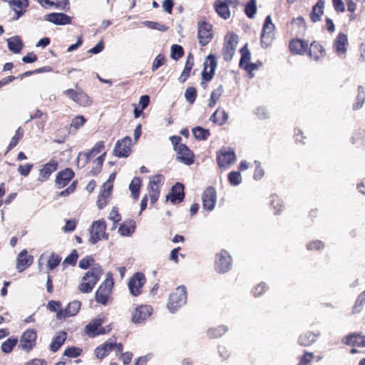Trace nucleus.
I'll use <instances>...</instances> for the list:
<instances>
[{
  "mask_svg": "<svg viewBox=\"0 0 365 365\" xmlns=\"http://www.w3.org/2000/svg\"><path fill=\"white\" fill-rule=\"evenodd\" d=\"M17 343V337H10L1 344V350L4 354H9L12 351Z\"/></svg>",
  "mask_w": 365,
  "mask_h": 365,
  "instance_id": "nucleus-37",
  "label": "nucleus"
},
{
  "mask_svg": "<svg viewBox=\"0 0 365 365\" xmlns=\"http://www.w3.org/2000/svg\"><path fill=\"white\" fill-rule=\"evenodd\" d=\"M64 93L68 96L69 98L81 106H88L91 103L90 98L82 91L68 89L64 91Z\"/></svg>",
  "mask_w": 365,
  "mask_h": 365,
  "instance_id": "nucleus-16",
  "label": "nucleus"
},
{
  "mask_svg": "<svg viewBox=\"0 0 365 365\" xmlns=\"http://www.w3.org/2000/svg\"><path fill=\"white\" fill-rule=\"evenodd\" d=\"M78 254L76 250H73L66 259L63 260V264L74 265L77 261Z\"/></svg>",
  "mask_w": 365,
  "mask_h": 365,
  "instance_id": "nucleus-58",
  "label": "nucleus"
},
{
  "mask_svg": "<svg viewBox=\"0 0 365 365\" xmlns=\"http://www.w3.org/2000/svg\"><path fill=\"white\" fill-rule=\"evenodd\" d=\"M145 282V277L142 273H135L128 282L130 293L134 297L140 295Z\"/></svg>",
  "mask_w": 365,
  "mask_h": 365,
  "instance_id": "nucleus-10",
  "label": "nucleus"
},
{
  "mask_svg": "<svg viewBox=\"0 0 365 365\" xmlns=\"http://www.w3.org/2000/svg\"><path fill=\"white\" fill-rule=\"evenodd\" d=\"M103 322L101 318L94 319L86 327V333L91 336L105 334L106 331L105 328L102 327Z\"/></svg>",
  "mask_w": 365,
  "mask_h": 365,
  "instance_id": "nucleus-20",
  "label": "nucleus"
},
{
  "mask_svg": "<svg viewBox=\"0 0 365 365\" xmlns=\"http://www.w3.org/2000/svg\"><path fill=\"white\" fill-rule=\"evenodd\" d=\"M104 142L98 141L96 143L94 147L90 150L88 153H91L92 157H94L96 155L100 153L104 148Z\"/></svg>",
  "mask_w": 365,
  "mask_h": 365,
  "instance_id": "nucleus-59",
  "label": "nucleus"
},
{
  "mask_svg": "<svg viewBox=\"0 0 365 365\" xmlns=\"http://www.w3.org/2000/svg\"><path fill=\"white\" fill-rule=\"evenodd\" d=\"M9 49L14 53L21 52L24 47L21 39L18 36H12L7 39Z\"/></svg>",
  "mask_w": 365,
  "mask_h": 365,
  "instance_id": "nucleus-30",
  "label": "nucleus"
},
{
  "mask_svg": "<svg viewBox=\"0 0 365 365\" xmlns=\"http://www.w3.org/2000/svg\"><path fill=\"white\" fill-rule=\"evenodd\" d=\"M236 159V155L230 148H222L217 153L218 165L225 169L234 164Z\"/></svg>",
  "mask_w": 365,
  "mask_h": 365,
  "instance_id": "nucleus-6",
  "label": "nucleus"
},
{
  "mask_svg": "<svg viewBox=\"0 0 365 365\" xmlns=\"http://www.w3.org/2000/svg\"><path fill=\"white\" fill-rule=\"evenodd\" d=\"M275 26L272 23L270 16H267L264 20L261 34V43L264 48L269 47L274 38Z\"/></svg>",
  "mask_w": 365,
  "mask_h": 365,
  "instance_id": "nucleus-5",
  "label": "nucleus"
},
{
  "mask_svg": "<svg viewBox=\"0 0 365 365\" xmlns=\"http://www.w3.org/2000/svg\"><path fill=\"white\" fill-rule=\"evenodd\" d=\"M92 158L91 153H79L77 159L78 166L84 167Z\"/></svg>",
  "mask_w": 365,
  "mask_h": 365,
  "instance_id": "nucleus-49",
  "label": "nucleus"
},
{
  "mask_svg": "<svg viewBox=\"0 0 365 365\" xmlns=\"http://www.w3.org/2000/svg\"><path fill=\"white\" fill-rule=\"evenodd\" d=\"M228 180L232 185H238L242 182V175L240 172L232 171L228 175Z\"/></svg>",
  "mask_w": 365,
  "mask_h": 365,
  "instance_id": "nucleus-46",
  "label": "nucleus"
},
{
  "mask_svg": "<svg viewBox=\"0 0 365 365\" xmlns=\"http://www.w3.org/2000/svg\"><path fill=\"white\" fill-rule=\"evenodd\" d=\"M93 262L94 259L91 257L87 256L80 260L78 265L81 269H86L91 266Z\"/></svg>",
  "mask_w": 365,
  "mask_h": 365,
  "instance_id": "nucleus-57",
  "label": "nucleus"
},
{
  "mask_svg": "<svg viewBox=\"0 0 365 365\" xmlns=\"http://www.w3.org/2000/svg\"><path fill=\"white\" fill-rule=\"evenodd\" d=\"M73 177V171L70 168H66L58 173L56 178V185L58 188H63L68 184Z\"/></svg>",
  "mask_w": 365,
  "mask_h": 365,
  "instance_id": "nucleus-23",
  "label": "nucleus"
},
{
  "mask_svg": "<svg viewBox=\"0 0 365 365\" xmlns=\"http://www.w3.org/2000/svg\"><path fill=\"white\" fill-rule=\"evenodd\" d=\"M140 186L141 180L139 178H134L130 183L129 190L134 199H137L139 197Z\"/></svg>",
  "mask_w": 365,
  "mask_h": 365,
  "instance_id": "nucleus-39",
  "label": "nucleus"
},
{
  "mask_svg": "<svg viewBox=\"0 0 365 365\" xmlns=\"http://www.w3.org/2000/svg\"><path fill=\"white\" fill-rule=\"evenodd\" d=\"M66 336V333L64 331L58 332L53 339L50 344L51 350L53 352L58 351L62 344L65 342Z\"/></svg>",
  "mask_w": 365,
  "mask_h": 365,
  "instance_id": "nucleus-33",
  "label": "nucleus"
},
{
  "mask_svg": "<svg viewBox=\"0 0 365 365\" xmlns=\"http://www.w3.org/2000/svg\"><path fill=\"white\" fill-rule=\"evenodd\" d=\"M317 336L318 334L307 332L299 336V344L302 346H309L316 340Z\"/></svg>",
  "mask_w": 365,
  "mask_h": 365,
  "instance_id": "nucleus-38",
  "label": "nucleus"
},
{
  "mask_svg": "<svg viewBox=\"0 0 365 365\" xmlns=\"http://www.w3.org/2000/svg\"><path fill=\"white\" fill-rule=\"evenodd\" d=\"M344 341L346 344L348 345H357L365 346V336H361L357 334H353L347 336Z\"/></svg>",
  "mask_w": 365,
  "mask_h": 365,
  "instance_id": "nucleus-35",
  "label": "nucleus"
},
{
  "mask_svg": "<svg viewBox=\"0 0 365 365\" xmlns=\"http://www.w3.org/2000/svg\"><path fill=\"white\" fill-rule=\"evenodd\" d=\"M257 6H256V0H250L247 4L245 5V11L246 15L252 19L255 16L256 14Z\"/></svg>",
  "mask_w": 365,
  "mask_h": 365,
  "instance_id": "nucleus-44",
  "label": "nucleus"
},
{
  "mask_svg": "<svg viewBox=\"0 0 365 365\" xmlns=\"http://www.w3.org/2000/svg\"><path fill=\"white\" fill-rule=\"evenodd\" d=\"M184 195V187L178 182L173 187L172 192L167 195V200L173 204H178L182 201Z\"/></svg>",
  "mask_w": 365,
  "mask_h": 365,
  "instance_id": "nucleus-24",
  "label": "nucleus"
},
{
  "mask_svg": "<svg viewBox=\"0 0 365 365\" xmlns=\"http://www.w3.org/2000/svg\"><path fill=\"white\" fill-rule=\"evenodd\" d=\"M44 19L55 25H66L71 22V19L63 13H51L44 16Z\"/></svg>",
  "mask_w": 365,
  "mask_h": 365,
  "instance_id": "nucleus-21",
  "label": "nucleus"
},
{
  "mask_svg": "<svg viewBox=\"0 0 365 365\" xmlns=\"http://www.w3.org/2000/svg\"><path fill=\"white\" fill-rule=\"evenodd\" d=\"M241 59L240 61V66L243 68L244 66H247L250 60V53L247 49L246 46H244L241 50Z\"/></svg>",
  "mask_w": 365,
  "mask_h": 365,
  "instance_id": "nucleus-47",
  "label": "nucleus"
},
{
  "mask_svg": "<svg viewBox=\"0 0 365 365\" xmlns=\"http://www.w3.org/2000/svg\"><path fill=\"white\" fill-rule=\"evenodd\" d=\"M183 54L182 48L177 44H174L171 47L170 57L175 60L179 59Z\"/></svg>",
  "mask_w": 365,
  "mask_h": 365,
  "instance_id": "nucleus-52",
  "label": "nucleus"
},
{
  "mask_svg": "<svg viewBox=\"0 0 365 365\" xmlns=\"http://www.w3.org/2000/svg\"><path fill=\"white\" fill-rule=\"evenodd\" d=\"M216 67L217 61L215 56L212 55L207 56L202 71V79L206 81H210L214 76Z\"/></svg>",
  "mask_w": 365,
  "mask_h": 365,
  "instance_id": "nucleus-17",
  "label": "nucleus"
},
{
  "mask_svg": "<svg viewBox=\"0 0 365 365\" xmlns=\"http://www.w3.org/2000/svg\"><path fill=\"white\" fill-rule=\"evenodd\" d=\"M113 282L111 279H106L100 285L96 292V300L101 304L106 305L110 299Z\"/></svg>",
  "mask_w": 365,
  "mask_h": 365,
  "instance_id": "nucleus-8",
  "label": "nucleus"
},
{
  "mask_svg": "<svg viewBox=\"0 0 365 365\" xmlns=\"http://www.w3.org/2000/svg\"><path fill=\"white\" fill-rule=\"evenodd\" d=\"M324 1L319 0L313 7L310 17L313 22H317L320 20L324 13Z\"/></svg>",
  "mask_w": 365,
  "mask_h": 365,
  "instance_id": "nucleus-34",
  "label": "nucleus"
},
{
  "mask_svg": "<svg viewBox=\"0 0 365 365\" xmlns=\"http://www.w3.org/2000/svg\"><path fill=\"white\" fill-rule=\"evenodd\" d=\"M33 256L29 255L26 250H23L16 258V269L19 272H23L26 267L33 262Z\"/></svg>",
  "mask_w": 365,
  "mask_h": 365,
  "instance_id": "nucleus-22",
  "label": "nucleus"
},
{
  "mask_svg": "<svg viewBox=\"0 0 365 365\" xmlns=\"http://www.w3.org/2000/svg\"><path fill=\"white\" fill-rule=\"evenodd\" d=\"M33 168V164L27 163L26 165H20L18 167V172L23 176H27L30 173Z\"/></svg>",
  "mask_w": 365,
  "mask_h": 365,
  "instance_id": "nucleus-56",
  "label": "nucleus"
},
{
  "mask_svg": "<svg viewBox=\"0 0 365 365\" xmlns=\"http://www.w3.org/2000/svg\"><path fill=\"white\" fill-rule=\"evenodd\" d=\"M308 48V43L300 39H294L289 43V49L292 53L304 54Z\"/></svg>",
  "mask_w": 365,
  "mask_h": 365,
  "instance_id": "nucleus-27",
  "label": "nucleus"
},
{
  "mask_svg": "<svg viewBox=\"0 0 365 365\" xmlns=\"http://www.w3.org/2000/svg\"><path fill=\"white\" fill-rule=\"evenodd\" d=\"M86 120L83 115H78L72 120L71 123V128L78 130L84 124Z\"/></svg>",
  "mask_w": 365,
  "mask_h": 365,
  "instance_id": "nucleus-55",
  "label": "nucleus"
},
{
  "mask_svg": "<svg viewBox=\"0 0 365 365\" xmlns=\"http://www.w3.org/2000/svg\"><path fill=\"white\" fill-rule=\"evenodd\" d=\"M102 274L103 271L100 266L93 267L82 277L81 282L78 285L79 291L82 293L91 292Z\"/></svg>",
  "mask_w": 365,
  "mask_h": 365,
  "instance_id": "nucleus-1",
  "label": "nucleus"
},
{
  "mask_svg": "<svg viewBox=\"0 0 365 365\" xmlns=\"http://www.w3.org/2000/svg\"><path fill=\"white\" fill-rule=\"evenodd\" d=\"M271 205L276 214L279 213L284 207L282 201L277 195L272 196Z\"/></svg>",
  "mask_w": 365,
  "mask_h": 365,
  "instance_id": "nucleus-50",
  "label": "nucleus"
},
{
  "mask_svg": "<svg viewBox=\"0 0 365 365\" xmlns=\"http://www.w3.org/2000/svg\"><path fill=\"white\" fill-rule=\"evenodd\" d=\"M132 140L126 136L116 142L113 153L119 158H127L131 153Z\"/></svg>",
  "mask_w": 365,
  "mask_h": 365,
  "instance_id": "nucleus-9",
  "label": "nucleus"
},
{
  "mask_svg": "<svg viewBox=\"0 0 365 365\" xmlns=\"http://www.w3.org/2000/svg\"><path fill=\"white\" fill-rule=\"evenodd\" d=\"M112 190H108L103 186H102V189L101 193L99 194L97 200V206L99 209H103L108 202V199L109 198Z\"/></svg>",
  "mask_w": 365,
  "mask_h": 365,
  "instance_id": "nucleus-36",
  "label": "nucleus"
},
{
  "mask_svg": "<svg viewBox=\"0 0 365 365\" xmlns=\"http://www.w3.org/2000/svg\"><path fill=\"white\" fill-rule=\"evenodd\" d=\"M106 224L104 220H99L94 221L90 229V239L89 241L92 244H96L97 242L108 238V235L106 233Z\"/></svg>",
  "mask_w": 365,
  "mask_h": 365,
  "instance_id": "nucleus-4",
  "label": "nucleus"
},
{
  "mask_svg": "<svg viewBox=\"0 0 365 365\" xmlns=\"http://www.w3.org/2000/svg\"><path fill=\"white\" fill-rule=\"evenodd\" d=\"M187 295L186 289L184 286L177 287L169 297L168 302V309L172 313H174L178 308L186 303Z\"/></svg>",
  "mask_w": 365,
  "mask_h": 365,
  "instance_id": "nucleus-3",
  "label": "nucleus"
},
{
  "mask_svg": "<svg viewBox=\"0 0 365 365\" xmlns=\"http://www.w3.org/2000/svg\"><path fill=\"white\" fill-rule=\"evenodd\" d=\"M197 37L202 46L207 45L212 38V26L205 21H200L197 25Z\"/></svg>",
  "mask_w": 365,
  "mask_h": 365,
  "instance_id": "nucleus-13",
  "label": "nucleus"
},
{
  "mask_svg": "<svg viewBox=\"0 0 365 365\" xmlns=\"http://www.w3.org/2000/svg\"><path fill=\"white\" fill-rule=\"evenodd\" d=\"M23 135L24 130L21 128H19L10 141V143L8 146V150H11L18 144L19 140L23 137Z\"/></svg>",
  "mask_w": 365,
  "mask_h": 365,
  "instance_id": "nucleus-48",
  "label": "nucleus"
},
{
  "mask_svg": "<svg viewBox=\"0 0 365 365\" xmlns=\"http://www.w3.org/2000/svg\"><path fill=\"white\" fill-rule=\"evenodd\" d=\"M192 133L197 140H205L210 135L209 130L201 127H196L192 129Z\"/></svg>",
  "mask_w": 365,
  "mask_h": 365,
  "instance_id": "nucleus-45",
  "label": "nucleus"
},
{
  "mask_svg": "<svg viewBox=\"0 0 365 365\" xmlns=\"http://www.w3.org/2000/svg\"><path fill=\"white\" fill-rule=\"evenodd\" d=\"M81 354V349L76 347H69L64 351V355L69 357H76Z\"/></svg>",
  "mask_w": 365,
  "mask_h": 365,
  "instance_id": "nucleus-61",
  "label": "nucleus"
},
{
  "mask_svg": "<svg viewBox=\"0 0 365 365\" xmlns=\"http://www.w3.org/2000/svg\"><path fill=\"white\" fill-rule=\"evenodd\" d=\"M48 308L50 311L55 312L56 313L60 310H63L61 309V304L58 301H50L48 303Z\"/></svg>",
  "mask_w": 365,
  "mask_h": 365,
  "instance_id": "nucleus-63",
  "label": "nucleus"
},
{
  "mask_svg": "<svg viewBox=\"0 0 365 365\" xmlns=\"http://www.w3.org/2000/svg\"><path fill=\"white\" fill-rule=\"evenodd\" d=\"M324 48L317 42H313L309 48V55L315 61H320L325 56Z\"/></svg>",
  "mask_w": 365,
  "mask_h": 365,
  "instance_id": "nucleus-29",
  "label": "nucleus"
},
{
  "mask_svg": "<svg viewBox=\"0 0 365 365\" xmlns=\"http://www.w3.org/2000/svg\"><path fill=\"white\" fill-rule=\"evenodd\" d=\"M164 56L160 54L158 55L153 63L152 71H156L160 66L164 64Z\"/></svg>",
  "mask_w": 365,
  "mask_h": 365,
  "instance_id": "nucleus-60",
  "label": "nucleus"
},
{
  "mask_svg": "<svg viewBox=\"0 0 365 365\" xmlns=\"http://www.w3.org/2000/svg\"><path fill=\"white\" fill-rule=\"evenodd\" d=\"M174 150L177 153L178 160L187 165H190L193 163V153L185 144H181V138L179 136H171L170 137Z\"/></svg>",
  "mask_w": 365,
  "mask_h": 365,
  "instance_id": "nucleus-2",
  "label": "nucleus"
},
{
  "mask_svg": "<svg viewBox=\"0 0 365 365\" xmlns=\"http://www.w3.org/2000/svg\"><path fill=\"white\" fill-rule=\"evenodd\" d=\"M193 64H194V58H193V56L190 53L187 57L185 68H184L180 76L179 77V81L180 83H184L187 79V78L190 76L192 68L193 66Z\"/></svg>",
  "mask_w": 365,
  "mask_h": 365,
  "instance_id": "nucleus-31",
  "label": "nucleus"
},
{
  "mask_svg": "<svg viewBox=\"0 0 365 365\" xmlns=\"http://www.w3.org/2000/svg\"><path fill=\"white\" fill-rule=\"evenodd\" d=\"M348 46V39L346 35L339 34L334 44V51L338 56H342L346 51Z\"/></svg>",
  "mask_w": 365,
  "mask_h": 365,
  "instance_id": "nucleus-25",
  "label": "nucleus"
},
{
  "mask_svg": "<svg viewBox=\"0 0 365 365\" xmlns=\"http://www.w3.org/2000/svg\"><path fill=\"white\" fill-rule=\"evenodd\" d=\"M365 102V91L362 86L358 87L356 102L354 104V109H359L362 107Z\"/></svg>",
  "mask_w": 365,
  "mask_h": 365,
  "instance_id": "nucleus-42",
  "label": "nucleus"
},
{
  "mask_svg": "<svg viewBox=\"0 0 365 365\" xmlns=\"http://www.w3.org/2000/svg\"><path fill=\"white\" fill-rule=\"evenodd\" d=\"M143 24L146 26H148V28L152 29H156V30L161 31H165L168 30L167 26H165V25H163L162 24L158 23V22L147 21H145Z\"/></svg>",
  "mask_w": 365,
  "mask_h": 365,
  "instance_id": "nucleus-54",
  "label": "nucleus"
},
{
  "mask_svg": "<svg viewBox=\"0 0 365 365\" xmlns=\"http://www.w3.org/2000/svg\"><path fill=\"white\" fill-rule=\"evenodd\" d=\"M237 36L234 34H228L225 37L223 48V56L225 61H230L236 51L237 45Z\"/></svg>",
  "mask_w": 365,
  "mask_h": 365,
  "instance_id": "nucleus-11",
  "label": "nucleus"
},
{
  "mask_svg": "<svg viewBox=\"0 0 365 365\" xmlns=\"http://www.w3.org/2000/svg\"><path fill=\"white\" fill-rule=\"evenodd\" d=\"M196 96L197 93L195 88L189 87L186 89L185 92V98L189 103H193L195 101Z\"/></svg>",
  "mask_w": 365,
  "mask_h": 365,
  "instance_id": "nucleus-51",
  "label": "nucleus"
},
{
  "mask_svg": "<svg viewBox=\"0 0 365 365\" xmlns=\"http://www.w3.org/2000/svg\"><path fill=\"white\" fill-rule=\"evenodd\" d=\"M164 182V177L162 175H155L150 178L148 189L159 190Z\"/></svg>",
  "mask_w": 365,
  "mask_h": 365,
  "instance_id": "nucleus-40",
  "label": "nucleus"
},
{
  "mask_svg": "<svg viewBox=\"0 0 365 365\" xmlns=\"http://www.w3.org/2000/svg\"><path fill=\"white\" fill-rule=\"evenodd\" d=\"M214 6L216 12L221 18L227 19L230 17V11L227 2L216 0Z\"/></svg>",
  "mask_w": 365,
  "mask_h": 365,
  "instance_id": "nucleus-28",
  "label": "nucleus"
},
{
  "mask_svg": "<svg viewBox=\"0 0 365 365\" xmlns=\"http://www.w3.org/2000/svg\"><path fill=\"white\" fill-rule=\"evenodd\" d=\"M61 260V257L56 254H52L48 262H47V266L50 269H53L55 267H56L60 262Z\"/></svg>",
  "mask_w": 365,
  "mask_h": 365,
  "instance_id": "nucleus-53",
  "label": "nucleus"
},
{
  "mask_svg": "<svg viewBox=\"0 0 365 365\" xmlns=\"http://www.w3.org/2000/svg\"><path fill=\"white\" fill-rule=\"evenodd\" d=\"M153 312V308L150 305H140L132 313L131 320L135 324H140L146 320Z\"/></svg>",
  "mask_w": 365,
  "mask_h": 365,
  "instance_id": "nucleus-14",
  "label": "nucleus"
},
{
  "mask_svg": "<svg viewBox=\"0 0 365 365\" xmlns=\"http://www.w3.org/2000/svg\"><path fill=\"white\" fill-rule=\"evenodd\" d=\"M202 200L205 210L208 211L214 210L217 202V195L215 189L212 187H207L202 195Z\"/></svg>",
  "mask_w": 365,
  "mask_h": 365,
  "instance_id": "nucleus-18",
  "label": "nucleus"
},
{
  "mask_svg": "<svg viewBox=\"0 0 365 365\" xmlns=\"http://www.w3.org/2000/svg\"><path fill=\"white\" fill-rule=\"evenodd\" d=\"M255 114L261 119H267L269 117L268 110L264 107H258L256 108Z\"/></svg>",
  "mask_w": 365,
  "mask_h": 365,
  "instance_id": "nucleus-62",
  "label": "nucleus"
},
{
  "mask_svg": "<svg viewBox=\"0 0 365 365\" xmlns=\"http://www.w3.org/2000/svg\"><path fill=\"white\" fill-rule=\"evenodd\" d=\"M135 229V222L130 220L123 222L118 228V232L122 236H129L133 234Z\"/></svg>",
  "mask_w": 365,
  "mask_h": 365,
  "instance_id": "nucleus-32",
  "label": "nucleus"
},
{
  "mask_svg": "<svg viewBox=\"0 0 365 365\" xmlns=\"http://www.w3.org/2000/svg\"><path fill=\"white\" fill-rule=\"evenodd\" d=\"M227 331L225 326H219L216 328H210L207 331V334L210 338H217L221 336Z\"/></svg>",
  "mask_w": 365,
  "mask_h": 365,
  "instance_id": "nucleus-43",
  "label": "nucleus"
},
{
  "mask_svg": "<svg viewBox=\"0 0 365 365\" xmlns=\"http://www.w3.org/2000/svg\"><path fill=\"white\" fill-rule=\"evenodd\" d=\"M232 257L225 250H222L216 255L215 267L218 273H225L232 267Z\"/></svg>",
  "mask_w": 365,
  "mask_h": 365,
  "instance_id": "nucleus-7",
  "label": "nucleus"
},
{
  "mask_svg": "<svg viewBox=\"0 0 365 365\" xmlns=\"http://www.w3.org/2000/svg\"><path fill=\"white\" fill-rule=\"evenodd\" d=\"M81 306V303L79 301L75 300L70 302L64 310H60L57 312V318L63 319L76 315L78 312Z\"/></svg>",
  "mask_w": 365,
  "mask_h": 365,
  "instance_id": "nucleus-19",
  "label": "nucleus"
},
{
  "mask_svg": "<svg viewBox=\"0 0 365 365\" xmlns=\"http://www.w3.org/2000/svg\"><path fill=\"white\" fill-rule=\"evenodd\" d=\"M114 345L115 340L109 339L105 343L96 349L95 354L96 357L101 359L104 358L113 349Z\"/></svg>",
  "mask_w": 365,
  "mask_h": 365,
  "instance_id": "nucleus-26",
  "label": "nucleus"
},
{
  "mask_svg": "<svg viewBox=\"0 0 365 365\" xmlns=\"http://www.w3.org/2000/svg\"><path fill=\"white\" fill-rule=\"evenodd\" d=\"M57 168L58 162L55 160H51L39 169L37 180L40 182L47 181L51 175L57 170Z\"/></svg>",
  "mask_w": 365,
  "mask_h": 365,
  "instance_id": "nucleus-15",
  "label": "nucleus"
},
{
  "mask_svg": "<svg viewBox=\"0 0 365 365\" xmlns=\"http://www.w3.org/2000/svg\"><path fill=\"white\" fill-rule=\"evenodd\" d=\"M223 92L222 86H220L217 89L214 90L211 94L210 98L209 99L208 106L210 107H213L216 105L217 102L221 97Z\"/></svg>",
  "mask_w": 365,
  "mask_h": 365,
  "instance_id": "nucleus-41",
  "label": "nucleus"
},
{
  "mask_svg": "<svg viewBox=\"0 0 365 365\" xmlns=\"http://www.w3.org/2000/svg\"><path fill=\"white\" fill-rule=\"evenodd\" d=\"M37 334L34 329L25 331L20 339L19 346L25 351H31L36 345Z\"/></svg>",
  "mask_w": 365,
  "mask_h": 365,
  "instance_id": "nucleus-12",
  "label": "nucleus"
},
{
  "mask_svg": "<svg viewBox=\"0 0 365 365\" xmlns=\"http://www.w3.org/2000/svg\"><path fill=\"white\" fill-rule=\"evenodd\" d=\"M364 302H365V291L359 295V297L355 302V305L353 307L354 312H359V309H358V307L361 306Z\"/></svg>",
  "mask_w": 365,
  "mask_h": 365,
  "instance_id": "nucleus-64",
  "label": "nucleus"
}]
</instances>
